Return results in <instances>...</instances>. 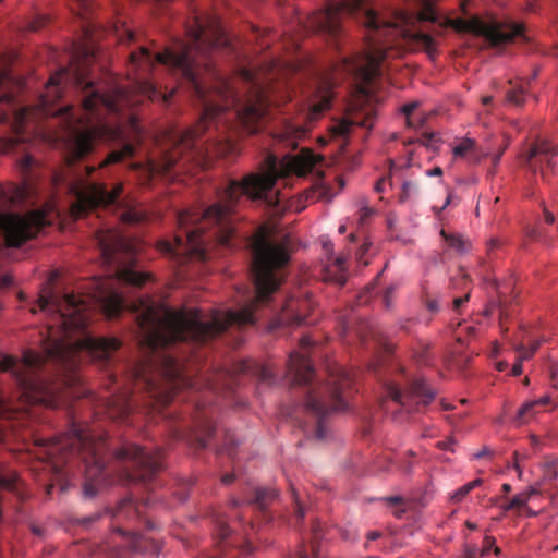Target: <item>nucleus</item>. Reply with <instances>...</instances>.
I'll list each match as a JSON object with an SVG mask.
<instances>
[{
	"instance_id": "46",
	"label": "nucleus",
	"mask_w": 558,
	"mask_h": 558,
	"mask_svg": "<svg viewBox=\"0 0 558 558\" xmlns=\"http://www.w3.org/2000/svg\"><path fill=\"white\" fill-rule=\"evenodd\" d=\"M437 141L436 138V134L435 133H423L422 136L420 138H417V142L423 145V146H426L428 148H433L434 147V143Z\"/></svg>"
},
{
	"instance_id": "40",
	"label": "nucleus",
	"mask_w": 558,
	"mask_h": 558,
	"mask_svg": "<svg viewBox=\"0 0 558 558\" xmlns=\"http://www.w3.org/2000/svg\"><path fill=\"white\" fill-rule=\"evenodd\" d=\"M487 156V153L482 150L477 144L475 143L473 145V149L470 150V153L468 154V156L465 157V159H468L470 162L472 163H477L480 162L484 157Z\"/></svg>"
},
{
	"instance_id": "23",
	"label": "nucleus",
	"mask_w": 558,
	"mask_h": 558,
	"mask_svg": "<svg viewBox=\"0 0 558 558\" xmlns=\"http://www.w3.org/2000/svg\"><path fill=\"white\" fill-rule=\"evenodd\" d=\"M536 76V73L532 77H530L526 82L513 83L511 80L508 82L510 87L506 90V100L507 102L515 106L522 107L525 101V95L527 93L526 85Z\"/></svg>"
},
{
	"instance_id": "8",
	"label": "nucleus",
	"mask_w": 558,
	"mask_h": 558,
	"mask_svg": "<svg viewBox=\"0 0 558 558\" xmlns=\"http://www.w3.org/2000/svg\"><path fill=\"white\" fill-rule=\"evenodd\" d=\"M98 245L104 262L116 266V280L133 287H143L150 275L134 269L135 245L120 232L108 230L99 232Z\"/></svg>"
},
{
	"instance_id": "63",
	"label": "nucleus",
	"mask_w": 558,
	"mask_h": 558,
	"mask_svg": "<svg viewBox=\"0 0 558 558\" xmlns=\"http://www.w3.org/2000/svg\"><path fill=\"white\" fill-rule=\"evenodd\" d=\"M371 215H372V210L369 208H363L361 219L364 220V219L368 218Z\"/></svg>"
},
{
	"instance_id": "50",
	"label": "nucleus",
	"mask_w": 558,
	"mask_h": 558,
	"mask_svg": "<svg viewBox=\"0 0 558 558\" xmlns=\"http://www.w3.org/2000/svg\"><path fill=\"white\" fill-rule=\"evenodd\" d=\"M470 292L465 293L463 296L454 298L453 300V308L458 311L462 304L469 301Z\"/></svg>"
},
{
	"instance_id": "62",
	"label": "nucleus",
	"mask_w": 558,
	"mask_h": 558,
	"mask_svg": "<svg viewBox=\"0 0 558 558\" xmlns=\"http://www.w3.org/2000/svg\"><path fill=\"white\" fill-rule=\"evenodd\" d=\"M545 221L547 223H553L555 221L554 215L547 210L545 211Z\"/></svg>"
},
{
	"instance_id": "52",
	"label": "nucleus",
	"mask_w": 558,
	"mask_h": 558,
	"mask_svg": "<svg viewBox=\"0 0 558 558\" xmlns=\"http://www.w3.org/2000/svg\"><path fill=\"white\" fill-rule=\"evenodd\" d=\"M417 107V102H410V104H405L403 107H402V112L409 117Z\"/></svg>"
},
{
	"instance_id": "47",
	"label": "nucleus",
	"mask_w": 558,
	"mask_h": 558,
	"mask_svg": "<svg viewBox=\"0 0 558 558\" xmlns=\"http://www.w3.org/2000/svg\"><path fill=\"white\" fill-rule=\"evenodd\" d=\"M36 165V160L35 158H33L32 156L29 155H25L21 160H20V167L22 169L23 172H28L31 171V169Z\"/></svg>"
},
{
	"instance_id": "15",
	"label": "nucleus",
	"mask_w": 558,
	"mask_h": 558,
	"mask_svg": "<svg viewBox=\"0 0 558 558\" xmlns=\"http://www.w3.org/2000/svg\"><path fill=\"white\" fill-rule=\"evenodd\" d=\"M215 432V424L204 411L197 412L193 426H178L174 437L186 441L194 449H205Z\"/></svg>"
},
{
	"instance_id": "59",
	"label": "nucleus",
	"mask_w": 558,
	"mask_h": 558,
	"mask_svg": "<svg viewBox=\"0 0 558 558\" xmlns=\"http://www.w3.org/2000/svg\"><path fill=\"white\" fill-rule=\"evenodd\" d=\"M426 174H427L428 177H432V175H441V174H442V169H441L440 167H435V168H433V169L428 170V171L426 172Z\"/></svg>"
},
{
	"instance_id": "1",
	"label": "nucleus",
	"mask_w": 558,
	"mask_h": 558,
	"mask_svg": "<svg viewBox=\"0 0 558 558\" xmlns=\"http://www.w3.org/2000/svg\"><path fill=\"white\" fill-rule=\"evenodd\" d=\"M187 41L175 40L163 52L153 53L146 47H140L129 56V62L137 77L133 90L114 86L109 92L94 87L88 78V66L94 58L88 48L82 57H72L69 68H61L52 74L35 106L20 107L8 86L13 78L0 56V124L16 135L15 142L24 141V134L31 128L36 129L41 118L58 117L65 137L66 162L88 155L97 138L112 140L113 146L100 162V167L120 163L135 155L142 143V129L135 118L129 116L130 134L116 126L107 117H118L125 109L138 105L143 98L151 101L169 102L175 88L162 90L146 76L156 64H162L185 84L202 106L197 125L185 131L167 130L163 134L161 156L146 163H132L134 170H141L145 183L155 175L172 178L175 167L182 170L189 162L204 165L213 156L223 157L235 151L230 137L201 142V136L210 125L225 122L230 114L248 134L262 130L270 105L268 90L259 83L254 72L241 69L240 77L248 86L245 98L234 93L229 84L218 77L209 61V54L228 45V39L218 17L209 14L195 15L186 27Z\"/></svg>"
},
{
	"instance_id": "29",
	"label": "nucleus",
	"mask_w": 558,
	"mask_h": 558,
	"mask_svg": "<svg viewBox=\"0 0 558 558\" xmlns=\"http://www.w3.org/2000/svg\"><path fill=\"white\" fill-rule=\"evenodd\" d=\"M535 493H536V490L532 488L527 492L518 494V495L513 496L507 504L502 505L501 507L505 511L521 510L522 508H524L527 505L531 496Z\"/></svg>"
},
{
	"instance_id": "54",
	"label": "nucleus",
	"mask_w": 558,
	"mask_h": 558,
	"mask_svg": "<svg viewBox=\"0 0 558 558\" xmlns=\"http://www.w3.org/2000/svg\"><path fill=\"white\" fill-rule=\"evenodd\" d=\"M13 283V279L10 275H3L0 278V287L7 288L10 287Z\"/></svg>"
},
{
	"instance_id": "6",
	"label": "nucleus",
	"mask_w": 558,
	"mask_h": 558,
	"mask_svg": "<svg viewBox=\"0 0 558 558\" xmlns=\"http://www.w3.org/2000/svg\"><path fill=\"white\" fill-rule=\"evenodd\" d=\"M386 52L371 44L368 49L353 56H344L335 68L339 74L344 73L357 83L356 95L350 102L347 117L336 121L330 128L331 137L349 136L352 126L372 129L376 118V109L372 105V82L381 74V62Z\"/></svg>"
},
{
	"instance_id": "11",
	"label": "nucleus",
	"mask_w": 558,
	"mask_h": 558,
	"mask_svg": "<svg viewBox=\"0 0 558 558\" xmlns=\"http://www.w3.org/2000/svg\"><path fill=\"white\" fill-rule=\"evenodd\" d=\"M312 293L304 287L294 289L287 295L276 314L271 329L280 326H300L307 323V318L315 308Z\"/></svg>"
},
{
	"instance_id": "27",
	"label": "nucleus",
	"mask_w": 558,
	"mask_h": 558,
	"mask_svg": "<svg viewBox=\"0 0 558 558\" xmlns=\"http://www.w3.org/2000/svg\"><path fill=\"white\" fill-rule=\"evenodd\" d=\"M278 496L279 492L275 488L256 487L253 499L247 500V504L253 505L260 511H265Z\"/></svg>"
},
{
	"instance_id": "44",
	"label": "nucleus",
	"mask_w": 558,
	"mask_h": 558,
	"mask_svg": "<svg viewBox=\"0 0 558 558\" xmlns=\"http://www.w3.org/2000/svg\"><path fill=\"white\" fill-rule=\"evenodd\" d=\"M216 525H217V536L221 541L226 539L230 534V529H229L228 524L225 521L217 519Z\"/></svg>"
},
{
	"instance_id": "26",
	"label": "nucleus",
	"mask_w": 558,
	"mask_h": 558,
	"mask_svg": "<svg viewBox=\"0 0 558 558\" xmlns=\"http://www.w3.org/2000/svg\"><path fill=\"white\" fill-rule=\"evenodd\" d=\"M239 373H252L263 383L271 384L274 381V372L266 365L256 364L251 361L241 362Z\"/></svg>"
},
{
	"instance_id": "57",
	"label": "nucleus",
	"mask_w": 558,
	"mask_h": 558,
	"mask_svg": "<svg viewBox=\"0 0 558 558\" xmlns=\"http://www.w3.org/2000/svg\"><path fill=\"white\" fill-rule=\"evenodd\" d=\"M480 554L477 553V549L475 547H468L465 549V557L466 558H477Z\"/></svg>"
},
{
	"instance_id": "17",
	"label": "nucleus",
	"mask_w": 558,
	"mask_h": 558,
	"mask_svg": "<svg viewBox=\"0 0 558 558\" xmlns=\"http://www.w3.org/2000/svg\"><path fill=\"white\" fill-rule=\"evenodd\" d=\"M287 376L292 385H307L314 377V368L305 352H292L287 365Z\"/></svg>"
},
{
	"instance_id": "39",
	"label": "nucleus",
	"mask_w": 558,
	"mask_h": 558,
	"mask_svg": "<svg viewBox=\"0 0 558 558\" xmlns=\"http://www.w3.org/2000/svg\"><path fill=\"white\" fill-rule=\"evenodd\" d=\"M418 192V186L414 182L407 181L402 185V193L400 195V199L402 202L407 201L412 196V194H416Z\"/></svg>"
},
{
	"instance_id": "31",
	"label": "nucleus",
	"mask_w": 558,
	"mask_h": 558,
	"mask_svg": "<svg viewBox=\"0 0 558 558\" xmlns=\"http://www.w3.org/2000/svg\"><path fill=\"white\" fill-rule=\"evenodd\" d=\"M482 484L483 480L481 478H476L464 484L451 495V500L453 502H461L474 488L481 486Z\"/></svg>"
},
{
	"instance_id": "34",
	"label": "nucleus",
	"mask_w": 558,
	"mask_h": 558,
	"mask_svg": "<svg viewBox=\"0 0 558 558\" xmlns=\"http://www.w3.org/2000/svg\"><path fill=\"white\" fill-rule=\"evenodd\" d=\"M475 144V141L472 138H463L460 141L459 144H457L452 151L456 158H465L470 150L473 149V145Z\"/></svg>"
},
{
	"instance_id": "24",
	"label": "nucleus",
	"mask_w": 558,
	"mask_h": 558,
	"mask_svg": "<svg viewBox=\"0 0 558 558\" xmlns=\"http://www.w3.org/2000/svg\"><path fill=\"white\" fill-rule=\"evenodd\" d=\"M109 512V510H106ZM111 517L120 522L122 519L131 520L141 515V510L137 505L130 498L122 499L119 505L110 510Z\"/></svg>"
},
{
	"instance_id": "20",
	"label": "nucleus",
	"mask_w": 558,
	"mask_h": 558,
	"mask_svg": "<svg viewBox=\"0 0 558 558\" xmlns=\"http://www.w3.org/2000/svg\"><path fill=\"white\" fill-rule=\"evenodd\" d=\"M310 132V128L304 123L294 121H284L281 129L277 132L276 137L279 142L286 144L287 147L295 149L298 141L304 138Z\"/></svg>"
},
{
	"instance_id": "14",
	"label": "nucleus",
	"mask_w": 558,
	"mask_h": 558,
	"mask_svg": "<svg viewBox=\"0 0 558 558\" xmlns=\"http://www.w3.org/2000/svg\"><path fill=\"white\" fill-rule=\"evenodd\" d=\"M123 461L125 475L131 482H150L163 468L162 456H116Z\"/></svg>"
},
{
	"instance_id": "30",
	"label": "nucleus",
	"mask_w": 558,
	"mask_h": 558,
	"mask_svg": "<svg viewBox=\"0 0 558 558\" xmlns=\"http://www.w3.org/2000/svg\"><path fill=\"white\" fill-rule=\"evenodd\" d=\"M440 235L448 243L449 247L456 250L460 254L465 253L470 247L469 242L460 234H449L445 230H441Z\"/></svg>"
},
{
	"instance_id": "53",
	"label": "nucleus",
	"mask_w": 558,
	"mask_h": 558,
	"mask_svg": "<svg viewBox=\"0 0 558 558\" xmlns=\"http://www.w3.org/2000/svg\"><path fill=\"white\" fill-rule=\"evenodd\" d=\"M550 379L554 387H558V368L550 366Z\"/></svg>"
},
{
	"instance_id": "3",
	"label": "nucleus",
	"mask_w": 558,
	"mask_h": 558,
	"mask_svg": "<svg viewBox=\"0 0 558 558\" xmlns=\"http://www.w3.org/2000/svg\"><path fill=\"white\" fill-rule=\"evenodd\" d=\"M37 306L54 317L56 326L48 327L40 352L27 349L22 360L0 353V371L12 373L17 398L23 403L52 407L57 388L48 378V368L64 375L73 373L82 354L107 364L121 342L116 338H96L86 331L87 304L75 294H59L46 288Z\"/></svg>"
},
{
	"instance_id": "48",
	"label": "nucleus",
	"mask_w": 558,
	"mask_h": 558,
	"mask_svg": "<svg viewBox=\"0 0 558 558\" xmlns=\"http://www.w3.org/2000/svg\"><path fill=\"white\" fill-rule=\"evenodd\" d=\"M494 545H495V538L493 536H485L484 542H483V548L480 553V556H485Z\"/></svg>"
},
{
	"instance_id": "28",
	"label": "nucleus",
	"mask_w": 558,
	"mask_h": 558,
	"mask_svg": "<svg viewBox=\"0 0 558 558\" xmlns=\"http://www.w3.org/2000/svg\"><path fill=\"white\" fill-rule=\"evenodd\" d=\"M320 525L315 524L313 526V541L311 542V544H302L301 546H299L296 551L293 555H291L290 558H310V555H312V558H318V548L316 542L320 537Z\"/></svg>"
},
{
	"instance_id": "4",
	"label": "nucleus",
	"mask_w": 558,
	"mask_h": 558,
	"mask_svg": "<svg viewBox=\"0 0 558 558\" xmlns=\"http://www.w3.org/2000/svg\"><path fill=\"white\" fill-rule=\"evenodd\" d=\"M320 160L322 157L310 148L301 149L298 155H286L281 160L275 155H267L263 173H251L242 181H230L218 202L205 209L193 208L178 213V231L173 241H160L159 250L183 264L187 259L206 260L210 247L216 244L234 246L235 206L239 199L246 195L251 199H265L272 205L276 202L269 193L279 178L305 175Z\"/></svg>"
},
{
	"instance_id": "51",
	"label": "nucleus",
	"mask_w": 558,
	"mask_h": 558,
	"mask_svg": "<svg viewBox=\"0 0 558 558\" xmlns=\"http://www.w3.org/2000/svg\"><path fill=\"white\" fill-rule=\"evenodd\" d=\"M425 305L430 312H437L439 308L437 301L434 299H429L427 295L425 299Z\"/></svg>"
},
{
	"instance_id": "7",
	"label": "nucleus",
	"mask_w": 558,
	"mask_h": 558,
	"mask_svg": "<svg viewBox=\"0 0 558 558\" xmlns=\"http://www.w3.org/2000/svg\"><path fill=\"white\" fill-rule=\"evenodd\" d=\"M352 388L350 374L339 365L329 367V378L308 390L305 399V410L315 418L314 438H325L326 428L324 418L332 412L343 411L347 408V397Z\"/></svg>"
},
{
	"instance_id": "2",
	"label": "nucleus",
	"mask_w": 558,
	"mask_h": 558,
	"mask_svg": "<svg viewBox=\"0 0 558 558\" xmlns=\"http://www.w3.org/2000/svg\"><path fill=\"white\" fill-rule=\"evenodd\" d=\"M254 291L238 310H213L205 317L197 308L174 311L154 301L140 300L135 305L141 345L147 357L135 371L138 385L160 404L170 403L182 389L194 381L169 349L174 344H202L228 327L254 325V313L267 306L283 280L296 242L290 233L275 232L267 226L258 228L251 239Z\"/></svg>"
},
{
	"instance_id": "21",
	"label": "nucleus",
	"mask_w": 558,
	"mask_h": 558,
	"mask_svg": "<svg viewBox=\"0 0 558 558\" xmlns=\"http://www.w3.org/2000/svg\"><path fill=\"white\" fill-rule=\"evenodd\" d=\"M333 99V82L324 80L319 83L316 92V100L311 106L310 119L314 120L324 111L330 108Z\"/></svg>"
},
{
	"instance_id": "13",
	"label": "nucleus",
	"mask_w": 558,
	"mask_h": 558,
	"mask_svg": "<svg viewBox=\"0 0 558 558\" xmlns=\"http://www.w3.org/2000/svg\"><path fill=\"white\" fill-rule=\"evenodd\" d=\"M387 396L393 404L407 412H412L420 411L421 407L429 404L436 393L423 379H413L405 391L396 385H389Z\"/></svg>"
},
{
	"instance_id": "25",
	"label": "nucleus",
	"mask_w": 558,
	"mask_h": 558,
	"mask_svg": "<svg viewBox=\"0 0 558 558\" xmlns=\"http://www.w3.org/2000/svg\"><path fill=\"white\" fill-rule=\"evenodd\" d=\"M396 465H398V468L404 473H409L412 468L411 462L408 460L402 463H398L389 456H377L373 462V469L369 472L373 474L390 472L391 468Z\"/></svg>"
},
{
	"instance_id": "49",
	"label": "nucleus",
	"mask_w": 558,
	"mask_h": 558,
	"mask_svg": "<svg viewBox=\"0 0 558 558\" xmlns=\"http://www.w3.org/2000/svg\"><path fill=\"white\" fill-rule=\"evenodd\" d=\"M524 360H521V354H518L517 362L513 364L511 373L513 376H519L522 373V363Z\"/></svg>"
},
{
	"instance_id": "56",
	"label": "nucleus",
	"mask_w": 558,
	"mask_h": 558,
	"mask_svg": "<svg viewBox=\"0 0 558 558\" xmlns=\"http://www.w3.org/2000/svg\"><path fill=\"white\" fill-rule=\"evenodd\" d=\"M236 477V474L234 472L227 473L221 477V482L226 485L231 484Z\"/></svg>"
},
{
	"instance_id": "45",
	"label": "nucleus",
	"mask_w": 558,
	"mask_h": 558,
	"mask_svg": "<svg viewBox=\"0 0 558 558\" xmlns=\"http://www.w3.org/2000/svg\"><path fill=\"white\" fill-rule=\"evenodd\" d=\"M437 448L441 451H452V452H454L456 450L459 449L456 440H453L452 438L447 439V440L437 441Z\"/></svg>"
},
{
	"instance_id": "35",
	"label": "nucleus",
	"mask_w": 558,
	"mask_h": 558,
	"mask_svg": "<svg viewBox=\"0 0 558 558\" xmlns=\"http://www.w3.org/2000/svg\"><path fill=\"white\" fill-rule=\"evenodd\" d=\"M536 404V401H531L526 402L519 409L518 414L515 416V422L518 425L525 423L526 420L534 414V408Z\"/></svg>"
},
{
	"instance_id": "36",
	"label": "nucleus",
	"mask_w": 558,
	"mask_h": 558,
	"mask_svg": "<svg viewBox=\"0 0 558 558\" xmlns=\"http://www.w3.org/2000/svg\"><path fill=\"white\" fill-rule=\"evenodd\" d=\"M146 219L145 213L135 208L128 209L122 214V220L126 223H138Z\"/></svg>"
},
{
	"instance_id": "64",
	"label": "nucleus",
	"mask_w": 558,
	"mask_h": 558,
	"mask_svg": "<svg viewBox=\"0 0 558 558\" xmlns=\"http://www.w3.org/2000/svg\"><path fill=\"white\" fill-rule=\"evenodd\" d=\"M501 489L505 494H508L511 492V485L508 483L502 484Z\"/></svg>"
},
{
	"instance_id": "58",
	"label": "nucleus",
	"mask_w": 558,
	"mask_h": 558,
	"mask_svg": "<svg viewBox=\"0 0 558 558\" xmlns=\"http://www.w3.org/2000/svg\"><path fill=\"white\" fill-rule=\"evenodd\" d=\"M300 345H301L302 350H306V349H308L312 345V341H311V339L308 337H303L300 340Z\"/></svg>"
},
{
	"instance_id": "60",
	"label": "nucleus",
	"mask_w": 558,
	"mask_h": 558,
	"mask_svg": "<svg viewBox=\"0 0 558 558\" xmlns=\"http://www.w3.org/2000/svg\"><path fill=\"white\" fill-rule=\"evenodd\" d=\"M386 183V179L385 178H381L379 181H377L376 185H375V190L377 192H381L384 190V184Z\"/></svg>"
},
{
	"instance_id": "32",
	"label": "nucleus",
	"mask_w": 558,
	"mask_h": 558,
	"mask_svg": "<svg viewBox=\"0 0 558 558\" xmlns=\"http://www.w3.org/2000/svg\"><path fill=\"white\" fill-rule=\"evenodd\" d=\"M543 341V339L534 340L529 347H526L523 343H520L515 347V351L518 354H521V360H529L538 350Z\"/></svg>"
},
{
	"instance_id": "37",
	"label": "nucleus",
	"mask_w": 558,
	"mask_h": 558,
	"mask_svg": "<svg viewBox=\"0 0 558 558\" xmlns=\"http://www.w3.org/2000/svg\"><path fill=\"white\" fill-rule=\"evenodd\" d=\"M544 474L547 478H555L558 476V457L551 456L544 465Z\"/></svg>"
},
{
	"instance_id": "43",
	"label": "nucleus",
	"mask_w": 558,
	"mask_h": 558,
	"mask_svg": "<svg viewBox=\"0 0 558 558\" xmlns=\"http://www.w3.org/2000/svg\"><path fill=\"white\" fill-rule=\"evenodd\" d=\"M290 490H291V495L294 499V505H295V514L298 517L299 520H302L304 518V508L299 499V496H298V493L294 488L293 485H290Z\"/></svg>"
},
{
	"instance_id": "38",
	"label": "nucleus",
	"mask_w": 558,
	"mask_h": 558,
	"mask_svg": "<svg viewBox=\"0 0 558 558\" xmlns=\"http://www.w3.org/2000/svg\"><path fill=\"white\" fill-rule=\"evenodd\" d=\"M14 407L7 398L0 393V417L10 418L13 415Z\"/></svg>"
},
{
	"instance_id": "33",
	"label": "nucleus",
	"mask_w": 558,
	"mask_h": 558,
	"mask_svg": "<svg viewBox=\"0 0 558 558\" xmlns=\"http://www.w3.org/2000/svg\"><path fill=\"white\" fill-rule=\"evenodd\" d=\"M384 502H386L391 508H397L393 514L397 518H401L403 513L405 512L404 508V499L401 496H388L380 498Z\"/></svg>"
},
{
	"instance_id": "16",
	"label": "nucleus",
	"mask_w": 558,
	"mask_h": 558,
	"mask_svg": "<svg viewBox=\"0 0 558 558\" xmlns=\"http://www.w3.org/2000/svg\"><path fill=\"white\" fill-rule=\"evenodd\" d=\"M104 456H88L85 461V482L83 494L86 498H93L101 487L111 482V471L105 465Z\"/></svg>"
},
{
	"instance_id": "12",
	"label": "nucleus",
	"mask_w": 558,
	"mask_h": 558,
	"mask_svg": "<svg viewBox=\"0 0 558 558\" xmlns=\"http://www.w3.org/2000/svg\"><path fill=\"white\" fill-rule=\"evenodd\" d=\"M558 156V146L546 140L533 143L525 153L520 156L522 167L533 177L539 175L544 183H549L556 174L557 167L554 158Z\"/></svg>"
},
{
	"instance_id": "19",
	"label": "nucleus",
	"mask_w": 558,
	"mask_h": 558,
	"mask_svg": "<svg viewBox=\"0 0 558 558\" xmlns=\"http://www.w3.org/2000/svg\"><path fill=\"white\" fill-rule=\"evenodd\" d=\"M95 298L110 319L118 317L126 306L124 298L116 290L113 282L102 286Z\"/></svg>"
},
{
	"instance_id": "42",
	"label": "nucleus",
	"mask_w": 558,
	"mask_h": 558,
	"mask_svg": "<svg viewBox=\"0 0 558 558\" xmlns=\"http://www.w3.org/2000/svg\"><path fill=\"white\" fill-rule=\"evenodd\" d=\"M17 477L13 476H4L0 474V487L14 490L16 489Z\"/></svg>"
},
{
	"instance_id": "41",
	"label": "nucleus",
	"mask_w": 558,
	"mask_h": 558,
	"mask_svg": "<svg viewBox=\"0 0 558 558\" xmlns=\"http://www.w3.org/2000/svg\"><path fill=\"white\" fill-rule=\"evenodd\" d=\"M415 359L417 363L428 365L430 362L429 347L427 344H422L420 349L415 352Z\"/></svg>"
},
{
	"instance_id": "18",
	"label": "nucleus",
	"mask_w": 558,
	"mask_h": 558,
	"mask_svg": "<svg viewBox=\"0 0 558 558\" xmlns=\"http://www.w3.org/2000/svg\"><path fill=\"white\" fill-rule=\"evenodd\" d=\"M113 534L121 538V543L110 548V558H129L130 551H142L146 549V538L137 533H126L120 526L114 527ZM109 550V546L105 550Z\"/></svg>"
},
{
	"instance_id": "5",
	"label": "nucleus",
	"mask_w": 558,
	"mask_h": 558,
	"mask_svg": "<svg viewBox=\"0 0 558 558\" xmlns=\"http://www.w3.org/2000/svg\"><path fill=\"white\" fill-rule=\"evenodd\" d=\"M350 15L359 19L369 31L377 34L373 41L387 43L403 39L409 45L423 48L429 57L437 53V38L442 37L451 27L458 33H478L493 46H501L519 38L526 40L521 24H483L477 20L441 19L429 0H423L418 13L407 10H393L389 15L378 14L368 5V0H343L330 2L312 19V27L328 34L335 40L341 33V19Z\"/></svg>"
},
{
	"instance_id": "55",
	"label": "nucleus",
	"mask_w": 558,
	"mask_h": 558,
	"mask_svg": "<svg viewBox=\"0 0 558 558\" xmlns=\"http://www.w3.org/2000/svg\"><path fill=\"white\" fill-rule=\"evenodd\" d=\"M100 515L101 514L98 512V513H95V514L89 515V517H84V518L81 519V523L82 524H89L92 522L97 521L100 518Z\"/></svg>"
},
{
	"instance_id": "9",
	"label": "nucleus",
	"mask_w": 558,
	"mask_h": 558,
	"mask_svg": "<svg viewBox=\"0 0 558 558\" xmlns=\"http://www.w3.org/2000/svg\"><path fill=\"white\" fill-rule=\"evenodd\" d=\"M54 184L66 186L74 197L72 211L77 217L98 206L114 204L123 191L121 183H117L109 191L105 184L87 182L81 178L68 180L63 174L54 175Z\"/></svg>"
},
{
	"instance_id": "61",
	"label": "nucleus",
	"mask_w": 558,
	"mask_h": 558,
	"mask_svg": "<svg viewBox=\"0 0 558 558\" xmlns=\"http://www.w3.org/2000/svg\"><path fill=\"white\" fill-rule=\"evenodd\" d=\"M44 24H45V21H44V20H40V22H34V23H32L31 28H32L33 31H37V29H39L40 27H43V26H44Z\"/></svg>"
},
{
	"instance_id": "22",
	"label": "nucleus",
	"mask_w": 558,
	"mask_h": 558,
	"mask_svg": "<svg viewBox=\"0 0 558 558\" xmlns=\"http://www.w3.org/2000/svg\"><path fill=\"white\" fill-rule=\"evenodd\" d=\"M348 257L345 255L338 256L326 266L324 271V280L333 282L340 287L344 286L347 282V264Z\"/></svg>"
},
{
	"instance_id": "10",
	"label": "nucleus",
	"mask_w": 558,
	"mask_h": 558,
	"mask_svg": "<svg viewBox=\"0 0 558 558\" xmlns=\"http://www.w3.org/2000/svg\"><path fill=\"white\" fill-rule=\"evenodd\" d=\"M105 439L96 437L84 424L71 417L69 430L50 439H43V445L48 444L54 450L51 453H96Z\"/></svg>"
}]
</instances>
